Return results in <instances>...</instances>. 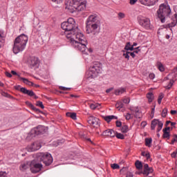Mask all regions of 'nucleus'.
I'll return each mask as SVG.
<instances>
[{
	"instance_id": "obj_36",
	"label": "nucleus",
	"mask_w": 177,
	"mask_h": 177,
	"mask_svg": "<svg viewBox=\"0 0 177 177\" xmlns=\"http://www.w3.org/2000/svg\"><path fill=\"white\" fill-rule=\"evenodd\" d=\"M162 99H164V93H160L159 94V96H158V104H161V102H162Z\"/></svg>"
},
{
	"instance_id": "obj_56",
	"label": "nucleus",
	"mask_w": 177,
	"mask_h": 177,
	"mask_svg": "<svg viewBox=\"0 0 177 177\" xmlns=\"http://www.w3.org/2000/svg\"><path fill=\"white\" fill-rule=\"evenodd\" d=\"M11 74H12V75H17V77H19V78H20V75L17 74V73H16V71H12Z\"/></svg>"
},
{
	"instance_id": "obj_4",
	"label": "nucleus",
	"mask_w": 177,
	"mask_h": 177,
	"mask_svg": "<svg viewBox=\"0 0 177 177\" xmlns=\"http://www.w3.org/2000/svg\"><path fill=\"white\" fill-rule=\"evenodd\" d=\"M97 15H90L86 20V31L87 34L96 35L99 32V25H97Z\"/></svg>"
},
{
	"instance_id": "obj_11",
	"label": "nucleus",
	"mask_w": 177,
	"mask_h": 177,
	"mask_svg": "<svg viewBox=\"0 0 177 177\" xmlns=\"http://www.w3.org/2000/svg\"><path fill=\"white\" fill-rule=\"evenodd\" d=\"M87 122L93 128H99L100 127V120L95 116H89Z\"/></svg>"
},
{
	"instance_id": "obj_34",
	"label": "nucleus",
	"mask_w": 177,
	"mask_h": 177,
	"mask_svg": "<svg viewBox=\"0 0 177 177\" xmlns=\"http://www.w3.org/2000/svg\"><path fill=\"white\" fill-rule=\"evenodd\" d=\"M115 107L118 110H121V109H122V107H124V104H122V102H118L116 103Z\"/></svg>"
},
{
	"instance_id": "obj_6",
	"label": "nucleus",
	"mask_w": 177,
	"mask_h": 177,
	"mask_svg": "<svg viewBox=\"0 0 177 177\" xmlns=\"http://www.w3.org/2000/svg\"><path fill=\"white\" fill-rule=\"evenodd\" d=\"M157 15L161 23H165V19L171 15V7L167 4H161L157 11Z\"/></svg>"
},
{
	"instance_id": "obj_37",
	"label": "nucleus",
	"mask_w": 177,
	"mask_h": 177,
	"mask_svg": "<svg viewBox=\"0 0 177 177\" xmlns=\"http://www.w3.org/2000/svg\"><path fill=\"white\" fill-rule=\"evenodd\" d=\"M167 114H168V109L165 108L162 111V117L165 118V117H167Z\"/></svg>"
},
{
	"instance_id": "obj_26",
	"label": "nucleus",
	"mask_w": 177,
	"mask_h": 177,
	"mask_svg": "<svg viewBox=\"0 0 177 177\" xmlns=\"http://www.w3.org/2000/svg\"><path fill=\"white\" fill-rule=\"evenodd\" d=\"M27 104L28 105V106L33 110V111H35V113H42V111H41L39 109H37L36 107H35L34 105H32V104L30 103V102H26Z\"/></svg>"
},
{
	"instance_id": "obj_33",
	"label": "nucleus",
	"mask_w": 177,
	"mask_h": 177,
	"mask_svg": "<svg viewBox=\"0 0 177 177\" xmlns=\"http://www.w3.org/2000/svg\"><path fill=\"white\" fill-rule=\"evenodd\" d=\"M164 125V123H162L161 121L159 120L158 122V128H157V132H160L162 129V127Z\"/></svg>"
},
{
	"instance_id": "obj_58",
	"label": "nucleus",
	"mask_w": 177,
	"mask_h": 177,
	"mask_svg": "<svg viewBox=\"0 0 177 177\" xmlns=\"http://www.w3.org/2000/svg\"><path fill=\"white\" fill-rule=\"evenodd\" d=\"M138 0H130V5H135Z\"/></svg>"
},
{
	"instance_id": "obj_22",
	"label": "nucleus",
	"mask_w": 177,
	"mask_h": 177,
	"mask_svg": "<svg viewBox=\"0 0 177 177\" xmlns=\"http://www.w3.org/2000/svg\"><path fill=\"white\" fill-rule=\"evenodd\" d=\"M131 111L135 113L136 118H142V112L139 111L138 108H136V109H131Z\"/></svg>"
},
{
	"instance_id": "obj_12",
	"label": "nucleus",
	"mask_w": 177,
	"mask_h": 177,
	"mask_svg": "<svg viewBox=\"0 0 177 177\" xmlns=\"http://www.w3.org/2000/svg\"><path fill=\"white\" fill-rule=\"evenodd\" d=\"M42 147L41 145V142L37 141L33 142L32 145L27 147L28 151H37V150H39Z\"/></svg>"
},
{
	"instance_id": "obj_52",
	"label": "nucleus",
	"mask_w": 177,
	"mask_h": 177,
	"mask_svg": "<svg viewBox=\"0 0 177 177\" xmlns=\"http://www.w3.org/2000/svg\"><path fill=\"white\" fill-rule=\"evenodd\" d=\"M129 102H131V100L129 98H124L123 100V103H125V104H128V103H129Z\"/></svg>"
},
{
	"instance_id": "obj_14",
	"label": "nucleus",
	"mask_w": 177,
	"mask_h": 177,
	"mask_svg": "<svg viewBox=\"0 0 177 177\" xmlns=\"http://www.w3.org/2000/svg\"><path fill=\"white\" fill-rule=\"evenodd\" d=\"M53 162V158L52 157V155L48 152L45 154V165L46 167H48Z\"/></svg>"
},
{
	"instance_id": "obj_10",
	"label": "nucleus",
	"mask_w": 177,
	"mask_h": 177,
	"mask_svg": "<svg viewBox=\"0 0 177 177\" xmlns=\"http://www.w3.org/2000/svg\"><path fill=\"white\" fill-rule=\"evenodd\" d=\"M28 66L30 68L37 70L39 67V59L35 57H30L28 59Z\"/></svg>"
},
{
	"instance_id": "obj_45",
	"label": "nucleus",
	"mask_w": 177,
	"mask_h": 177,
	"mask_svg": "<svg viewBox=\"0 0 177 177\" xmlns=\"http://www.w3.org/2000/svg\"><path fill=\"white\" fill-rule=\"evenodd\" d=\"M8 173L6 171H0V177H6Z\"/></svg>"
},
{
	"instance_id": "obj_49",
	"label": "nucleus",
	"mask_w": 177,
	"mask_h": 177,
	"mask_svg": "<svg viewBox=\"0 0 177 177\" xmlns=\"http://www.w3.org/2000/svg\"><path fill=\"white\" fill-rule=\"evenodd\" d=\"M149 80H154V78H156V75L154 73H149Z\"/></svg>"
},
{
	"instance_id": "obj_30",
	"label": "nucleus",
	"mask_w": 177,
	"mask_h": 177,
	"mask_svg": "<svg viewBox=\"0 0 177 177\" xmlns=\"http://www.w3.org/2000/svg\"><path fill=\"white\" fill-rule=\"evenodd\" d=\"M153 142V139L150 138H145V146L147 147H151V143Z\"/></svg>"
},
{
	"instance_id": "obj_61",
	"label": "nucleus",
	"mask_w": 177,
	"mask_h": 177,
	"mask_svg": "<svg viewBox=\"0 0 177 177\" xmlns=\"http://www.w3.org/2000/svg\"><path fill=\"white\" fill-rule=\"evenodd\" d=\"M145 157L147 158V160H149V158H150V153H146Z\"/></svg>"
},
{
	"instance_id": "obj_44",
	"label": "nucleus",
	"mask_w": 177,
	"mask_h": 177,
	"mask_svg": "<svg viewBox=\"0 0 177 177\" xmlns=\"http://www.w3.org/2000/svg\"><path fill=\"white\" fill-rule=\"evenodd\" d=\"M175 142H177V135L174 136V138L171 140V145H174Z\"/></svg>"
},
{
	"instance_id": "obj_41",
	"label": "nucleus",
	"mask_w": 177,
	"mask_h": 177,
	"mask_svg": "<svg viewBox=\"0 0 177 177\" xmlns=\"http://www.w3.org/2000/svg\"><path fill=\"white\" fill-rule=\"evenodd\" d=\"M1 95L4 96V97H10V95L5 91H1Z\"/></svg>"
},
{
	"instance_id": "obj_27",
	"label": "nucleus",
	"mask_w": 177,
	"mask_h": 177,
	"mask_svg": "<svg viewBox=\"0 0 177 177\" xmlns=\"http://www.w3.org/2000/svg\"><path fill=\"white\" fill-rule=\"evenodd\" d=\"M147 98L148 99L149 102L151 103V102H153V100H154V95L153 94V93H148L147 94Z\"/></svg>"
},
{
	"instance_id": "obj_1",
	"label": "nucleus",
	"mask_w": 177,
	"mask_h": 177,
	"mask_svg": "<svg viewBox=\"0 0 177 177\" xmlns=\"http://www.w3.org/2000/svg\"><path fill=\"white\" fill-rule=\"evenodd\" d=\"M76 32L73 35V39H71V43L75 49H77L84 53V55H88V52H92L91 49L86 48L88 45V41L84 34L81 33L80 29H76Z\"/></svg>"
},
{
	"instance_id": "obj_39",
	"label": "nucleus",
	"mask_w": 177,
	"mask_h": 177,
	"mask_svg": "<svg viewBox=\"0 0 177 177\" xmlns=\"http://www.w3.org/2000/svg\"><path fill=\"white\" fill-rule=\"evenodd\" d=\"M111 167L113 169H120V165H118L117 163L112 164Z\"/></svg>"
},
{
	"instance_id": "obj_50",
	"label": "nucleus",
	"mask_w": 177,
	"mask_h": 177,
	"mask_svg": "<svg viewBox=\"0 0 177 177\" xmlns=\"http://www.w3.org/2000/svg\"><path fill=\"white\" fill-rule=\"evenodd\" d=\"M125 118L127 120H131V118H132V115H131V113H127L125 115Z\"/></svg>"
},
{
	"instance_id": "obj_31",
	"label": "nucleus",
	"mask_w": 177,
	"mask_h": 177,
	"mask_svg": "<svg viewBox=\"0 0 177 177\" xmlns=\"http://www.w3.org/2000/svg\"><path fill=\"white\" fill-rule=\"evenodd\" d=\"M128 131H129V129L128 128L127 125H123L121 128V132H122V133H127V132H128Z\"/></svg>"
},
{
	"instance_id": "obj_32",
	"label": "nucleus",
	"mask_w": 177,
	"mask_h": 177,
	"mask_svg": "<svg viewBox=\"0 0 177 177\" xmlns=\"http://www.w3.org/2000/svg\"><path fill=\"white\" fill-rule=\"evenodd\" d=\"M115 136H116V138H118V139H122V140H124V139H125V136H124L122 133H117L116 131H115Z\"/></svg>"
},
{
	"instance_id": "obj_15",
	"label": "nucleus",
	"mask_w": 177,
	"mask_h": 177,
	"mask_svg": "<svg viewBox=\"0 0 177 177\" xmlns=\"http://www.w3.org/2000/svg\"><path fill=\"white\" fill-rule=\"evenodd\" d=\"M102 136H110V138H115V131L113 129H106L102 133Z\"/></svg>"
},
{
	"instance_id": "obj_60",
	"label": "nucleus",
	"mask_w": 177,
	"mask_h": 177,
	"mask_svg": "<svg viewBox=\"0 0 177 177\" xmlns=\"http://www.w3.org/2000/svg\"><path fill=\"white\" fill-rule=\"evenodd\" d=\"M113 89H114V88L111 87L110 88H108L106 90V93H110V92H111V91H113Z\"/></svg>"
},
{
	"instance_id": "obj_18",
	"label": "nucleus",
	"mask_w": 177,
	"mask_h": 177,
	"mask_svg": "<svg viewBox=\"0 0 177 177\" xmlns=\"http://www.w3.org/2000/svg\"><path fill=\"white\" fill-rule=\"evenodd\" d=\"M125 92H127V88L121 87L118 89H115L114 94L116 96H120V95H122V93H125Z\"/></svg>"
},
{
	"instance_id": "obj_9",
	"label": "nucleus",
	"mask_w": 177,
	"mask_h": 177,
	"mask_svg": "<svg viewBox=\"0 0 177 177\" xmlns=\"http://www.w3.org/2000/svg\"><path fill=\"white\" fill-rule=\"evenodd\" d=\"M30 168L32 174H37L42 169V164L37 163L35 160H32L30 163Z\"/></svg>"
},
{
	"instance_id": "obj_3",
	"label": "nucleus",
	"mask_w": 177,
	"mask_h": 177,
	"mask_svg": "<svg viewBox=\"0 0 177 177\" xmlns=\"http://www.w3.org/2000/svg\"><path fill=\"white\" fill-rule=\"evenodd\" d=\"M27 42H28V37L27 35L22 34L18 36L14 40V45L12 47L13 53H15V55H17V53L23 52V50L26 49Z\"/></svg>"
},
{
	"instance_id": "obj_2",
	"label": "nucleus",
	"mask_w": 177,
	"mask_h": 177,
	"mask_svg": "<svg viewBox=\"0 0 177 177\" xmlns=\"http://www.w3.org/2000/svg\"><path fill=\"white\" fill-rule=\"evenodd\" d=\"M66 9H68L71 13H74L75 10L82 12L86 8V0H66Z\"/></svg>"
},
{
	"instance_id": "obj_53",
	"label": "nucleus",
	"mask_w": 177,
	"mask_h": 177,
	"mask_svg": "<svg viewBox=\"0 0 177 177\" xmlns=\"http://www.w3.org/2000/svg\"><path fill=\"white\" fill-rule=\"evenodd\" d=\"M122 125V123L121 122H120V121H118V120L116 121V127H117L118 128L121 127Z\"/></svg>"
},
{
	"instance_id": "obj_20",
	"label": "nucleus",
	"mask_w": 177,
	"mask_h": 177,
	"mask_svg": "<svg viewBox=\"0 0 177 177\" xmlns=\"http://www.w3.org/2000/svg\"><path fill=\"white\" fill-rule=\"evenodd\" d=\"M20 81H23L24 84H26V85H28V86H34V83L32 82L29 81L28 79L19 77Z\"/></svg>"
},
{
	"instance_id": "obj_17",
	"label": "nucleus",
	"mask_w": 177,
	"mask_h": 177,
	"mask_svg": "<svg viewBox=\"0 0 177 177\" xmlns=\"http://www.w3.org/2000/svg\"><path fill=\"white\" fill-rule=\"evenodd\" d=\"M154 170L153 167H149L148 164L144 165V170H143V175H146V176H149V174H153Z\"/></svg>"
},
{
	"instance_id": "obj_42",
	"label": "nucleus",
	"mask_w": 177,
	"mask_h": 177,
	"mask_svg": "<svg viewBox=\"0 0 177 177\" xmlns=\"http://www.w3.org/2000/svg\"><path fill=\"white\" fill-rule=\"evenodd\" d=\"M129 51H127L126 53L123 54V56L125 57V59H127V60H129Z\"/></svg>"
},
{
	"instance_id": "obj_19",
	"label": "nucleus",
	"mask_w": 177,
	"mask_h": 177,
	"mask_svg": "<svg viewBox=\"0 0 177 177\" xmlns=\"http://www.w3.org/2000/svg\"><path fill=\"white\" fill-rule=\"evenodd\" d=\"M142 5H145V6H153L156 5V2H158V0L155 1V2H149L147 0H140Z\"/></svg>"
},
{
	"instance_id": "obj_55",
	"label": "nucleus",
	"mask_w": 177,
	"mask_h": 177,
	"mask_svg": "<svg viewBox=\"0 0 177 177\" xmlns=\"http://www.w3.org/2000/svg\"><path fill=\"white\" fill-rule=\"evenodd\" d=\"M140 47H137L136 48H134V53H139V52H140V49H139Z\"/></svg>"
},
{
	"instance_id": "obj_35",
	"label": "nucleus",
	"mask_w": 177,
	"mask_h": 177,
	"mask_svg": "<svg viewBox=\"0 0 177 177\" xmlns=\"http://www.w3.org/2000/svg\"><path fill=\"white\" fill-rule=\"evenodd\" d=\"M169 132L167 131V130H163V135H162V137L165 138V139H169Z\"/></svg>"
},
{
	"instance_id": "obj_24",
	"label": "nucleus",
	"mask_w": 177,
	"mask_h": 177,
	"mask_svg": "<svg viewBox=\"0 0 177 177\" xmlns=\"http://www.w3.org/2000/svg\"><path fill=\"white\" fill-rule=\"evenodd\" d=\"M160 120H157V119H154L151 121V129L152 131H154V129H156V125L158 124V122Z\"/></svg>"
},
{
	"instance_id": "obj_46",
	"label": "nucleus",
	"mask_w": 177,
	"mask_h": 177,
	"mask_svg": "<svg viewBox=\"0 0 177 177\" xmlns=\"http://www.w3.org/2000/svg\"><path fill=\"white\" fill-rule=\"evenodd\" d=\"M70 118H72V120H77V113H72Z\"/></svg>"
},
{
	"instance_id": "obj_57",
	"label": "nucleus",
	"mask_w": 177,
	"mask_h": 177,
	"mask_svg": "<svg viewBox=\"0 0 177 177\" xmlns=\"http://www.w3.org/2000/svg\"><path fill=\"white\" fill-rule=\"evenodd\" d=\"M53 2H55V3H62L63 2V0H51Z\"/></svg>"
},
{
	"instance_id": "obj_13",
	"label": "nucleus",
	"mask_w": 177,
	"mask_h": 177,
	"mask_svg": "<svg viewBox=\"0 0 177 177\" xmlns=\"http://www.w3.org/2000/svg\"><path fill=\"white\" fill-rule=\"evenodd\" d=\"M140 24L146 30H150V19L149 18H142L140 20Z\"/></svg>"
},
{
	"instance_id": "obj_51",
	"label": "nucleus",
	"mask_w": 177,
	"mask_h": 177,
	"mask_svg": "<svg viewBox=\"0 0 177 177\" xmlns=\"http://www.w3.org/2000/svg\"><path fill=\"white\" fill-rule=\"evenodd\" d=\"M118 17H120V19H124V17H125V14H124L122 12H119Z\"/></svg>"
},
{
	"instance_id": "obj_16",
	"label": "nucleus",
	"mask_w": 177,
	"mask_h": 177,
	"mask_svg": "<svg viewBox=\"0 0 177 177\" xmlns=\"http://www.w3.org/2000/svg\"><path fill=\"white\" fill-rule=\"evenodd\" d=\"M32 130L35 135H41L45 132V127L39 125L37 127L34 128Z\"/></svg>"
},
{
	"instance_id": "obj_25",
	"label": "nucleus",
	"mask_w": 177,
	"mask_h": 177,
	"mask_svg": "<svg viewBox=\"0 0 177 177\" xmlns=\"http://www.w3.org/2000/svg\"><path fill=\"white\" fill-rule=\"evenodd\" d=\"M90 108L91 109V110H96V109L99 110L102 109V105L97 103L91 104Z\"/></svg>"
},
{
	"instance_id": "obj_63",
	"label": "nucleus",
	"mask_w": 177,
	"mask_h": 177,
	"mask_svg": "<svg viewBox=\"0 0 177 177\" xmlns=\"http://www.w3.org/2000/svg\"><path fill=\"white\" fill-rule=\"evenodd\" d=\"M129 55H130V56H131V57H133V59H134V57L136 56L133 52L130 53Z\"/></svg>"
},
{
	"instance_id": "obj_8",
	"label": "nucleus",
	"mask_w": 177,
	"mask_h": 177,
	"mask_svg": "<svg viewBox=\"0 0 177 177\" xmlns=\"http://www.w3.org/2000/svg\"><path fill=\"white\" fill-rule=\"evenodd\" d=\"M17 91H20L24 95H28L31 97H34V99H38V97L35 95V93L32 91H29L24 87H21V86H17L15 87Z\"/></svg>"
},
{
	"instance_id": "obj_38",
	"label": "nucleus",
	"mask_w": 177,
	"mask_h": 177,
	"mask_svg": "<svg viewBox=\"0 0 177 177\" xmlns=\"http://www.w3.org/2000/svg\"><path fill=\"white\" fill-rule=\"evenodd\" d=\"M36 106H37L38 107H41V109H45L44 104L41 101H37L36 102Z\"/></svg>"
},
{
	"instance_id": "obj_40",
	"label": "nucleus",
	"mask_w": 177,
	"mask_h": 177,
	"mask_svg": "<svg viewBox=\"0 0 177 177\" xmlns=\"http://www.w3.org/2000/svg\"><path fill=\"white\" fill-rule=\"evenodd\" d=\"M174 85V80H171L169 81V84L167 86V89H171V88H172V86Z\"/></svg>"
},
{
	"instance_id": "obj_7",
	"label": "nucleus",
	"mask_w": 177,
	"mask_h": 177,
	"mask_svg": "<svg viewBox=\"0 0 177 177\" xmlns=\"http://www.w3.org/2000/svg\"><path fill=\"white\" fill-rule=\"evenodd\" d=\"M102 73V64L100 62H95L87 72V78H96Z\"/></svg>"
},
{
	"instance_id": "obj_59",
	"label": "nucleus",
	"mask_w": 177,
	"mask_h": 177,
	"mask_svg": "<svg viewBox=\"0 0 177 177\" xmlns=\"http://www.w3.org/2000/svg\"><path fill=\"white\" fill-rule=\"evenodd\" d=\"M6 77H8V78H12V74L9 72H6Z\"/></svg>"
},
{
	"instance_id": "obj_5",
	"label": "nucleus",
	"mask_w": 177,
	"mask_h": 177,
	"mask_svg": "<svg viewBox=\"0 0 177 177\" xmlns=\"http://www.w3.org/2000/svg\"><path fill=\"white\" fill-rule=\"evenodd\" d=\"M61 28L65 31L66 38L71 39H73V35L75 34L76 30H78V27L75 28V21L73 18H69L67 21L63 22L61 24Z\"/></svg>"
},
{
	"instance_id": "obj_23",
	"label": "nucleus",
	"mask_w": 177,
	"mask_h": 177,
	"mask_svg": "<svg viewBox=\"0 0 177 177\" xmlns=\"http://www.w3.org/2000/svg\"><path fill=\"white\" fill-rule=\"evenodd\" d=\"M30 164H31V162H30L23 163L20 167V170L26 171V169H28V168H30Z\"/></svg>"
},
{
	"instance_id": "obj_43",
	"label": "nucleus",
	"mask_w": 177,
	"mask_h": 177,
	"mask_svg": "<svg viewBox=\"0 0 177 177\" xmlns=\"http://www.w3.org/2000/svg\"><path fill=\"white\" fill-rule=\"evenodd\" d=\"M60 145V140L54 141L53 143V146H55V147H57V146H59Z\"/></svg>"
},
{
	"instance_id": "obj_54",
	"label": "nucleus",
	"mask_w": 177,
	"mask_h": 177,
	"mask_svg": "<svg viewBox=\"0 0 177 177\" xmlns=\"http://www.w3.org/2000/svg\"><path fill=\"white\" fill-rule=\"evenodd\" d=\"M130 47H131V42H127L124 47L125 50H127V49H129V48Z\"/></svg>"
},
{
	"instance_id": "obj_29",
	"label": "nucleus",
	"mask_w": 177,
	"mask_h": 177,
	"mask_svg": "<svg viewBox=\"0 0 177 177\" xmlns=\"http://www.w3.org/2000/svg\"><path fill=\"white\" fill-rule=\"evenodd\" d=\"M135 165L137 169L140 170L143 168V165L142 164V162H140V160H136Z\"/></svg>"
},
{
	"instance_id": "obj_28",
	"label": "nucleus",
	"mask_w": 177,
	"mask_h": 177,
	"mask_svg": "<svg viewBox=\"0 0 177 177\" xmlns=\"http://www.w3.org/2000/svg\"><path fill=\"white\" fill-rule=\"evenodd\" d=\"M117 118H118L115 115H108L104 117V120L106 121V122H110L111 120H117Z\"/></svg>"
},
{
	"instance_id": "obj_64",
	"label": "nucleus",
	"mask_w": 177,
	"mask_h": 177,
	"mask_svg": "<svg viewBox=\"0 0 177 177\" xmlns=\"http://www.w3.org/2000/svg\"><path fill=\"white\" fill-rule=\"evenodd\" d=\"M171 157H172V158H175V157H176V152H173L171 153Z\"/></svg>"
},
{
	"instance_id": "obj_47",
	"label": "nucleus",
	"mask_w": 177,
	"mask_h": 177,
	"mask_svg": "<svg viewBox=\"0 0 177 177\" xmlns=\"http://www.w3.org/2000/svg\"><path fill=\"white\" fill-rule=\"evenodd\" d=\"M158 70L160 71H165V68H164V66H162L161 64L158 65Z\"/></svg>"
},
{
	"instance_id": "obj_62",
	"label": "nucleus",
	"mask_w": 177,
	"mask_h": 177,
	"mask_svg": "<svg viewBox=\"0 0 177 177\" xmlns=\"http://www.w3.org/2000/svg\"><path fill=\"white\" fill-rule=\"evenodd\" d=\"M127 50H135V48H133V46H131V47H129Z\"/></svg>"
},
{
	"instance_id": "obj_21",
	"label": "nucleus",
	"mask_w": 177,
	"mask_h": 177,
	"mask_svg": "<svg viewBox=\"0 0 177 177\" xmlns=\"http://www.w3.org/2000/svg\"><path fill=\"white\" fill-rule=\"evenodd\" d=\"M35 136H37V135L35 134V132H32V129L30 131V132L28 134L26 140L28 142H30V140H32V139H34V138H35Z\"/></svg>"
},
{
	"instance_id": "obj_48",
	"label": "nucleus",
	"mask_w": 177,
	"mask_h": 177,
	"mask_svg": "<svg viewBox=\"0 0 177 177\" xmlns=\"http://www.w3.org/2000/svg\"><path fill=\"white\" fill-rule=\"evenodd\" d=\"M59 89L61 91H70L71 88H67V87H64V86H59Z\"/></svg>"
}]
</instances>
